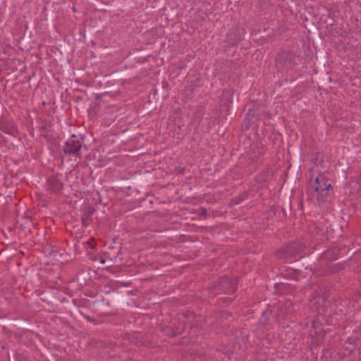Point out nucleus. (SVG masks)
<instances>
[{
	"label": "nucleus",
	"mask_w": 361,
	"mask_h": 361,
	"mask_svg": "<svg viewBox=\"0 0 361 361\" xmlns=\"http://www.w3.org/2000/svg\"><path fill=\"white\" fill-rule=\"evenodd\" d=\"M283 307L286 309H291L293 307V302L291 300H286L283 305Z\"/></svg>",
	"instance_id": "obj_18"
},
{
	"label": "nucleus",
	"mask_w": 361,
	"mask_h": 361,
	"mask_svg": "<svg viewBox=\"0 0 361 361\" xmlns=\"http://www.w3.org/2000/svg\"><path fill=\"white\" fill-rule=\"evenodd\" d=\"M180 325L181 328L175 326H165L161 328V331L168 336L175 337L183 332L186 326L185 322H180Z\"/></svg>",
	"instance_id": "obj_7"
},
{
	"label": "nucleus",
	"mask_w": 361,
	"mask_h": 361,
	"mask_svg": "<svg viewBox=\"0 0 361 361\" xmlns=\"http://www.w3.org/2000/svg\"><path fill=\"white\" fill-rule=\"evenodd\" d=\"M267 312L266 311L263 312L262 316L265 317L267 315Z\"/></svg>",
	"instance_id": "obj_26"
},
{
	"label": "nucleus",
	"mask_w": 361,
	"mask_h": 361,
	"mask_svg": "<svg viewBox=\"0 0 361 361\" xmlns=\"http://www.w3.org/2000/svg\"><path fill=\"white\" fill-rule=\"evenodd\" d=\"M92 222V218L85 215L82 216V224L85 227L88 226Z\"/></svg>",
	"instance_id": "obj_15"
},
{
	"label": "nucleus",
	"mask_w": 361,
	"mask_h": 361,
	"mask_svg": "<svg viewBox=\"0 0 361 361\" xmlns=\"http://www.w3.org/2000/svg\"><path fill=\"white\" fill-rule=\"evenodd\" d=\"M315 230H318L317 232V238L319 239H321L322 240V237L324 235V231L322 229H320L319 228V227H315Z\"/></svg>",
	"instance_id": "obj_19"
},
{
	"label": "nucleus",
	"mask_w": 361,
	"mask_h": 361,
	"mask_svg": "<svg viewBox=\"0 0 361 361\" xmlns=\"http://www.w3.org/2000/svg\"><path fill=\"white\" fill-rule=\"evenodd\" d=\"M0 130L4 133L16 137L18 135V130L13 123L8 120H2L0 122Z\"/></svg>",
	"instance_id": "obj_8"
},
{
	"label": "nucleus",
	"mask_w": 361,
	"mask_h": 361,
	"mask_svg": "<svg viewBox=\"0 0 361 361\" xmlns=\"http://www.w3.org/2000/svg\"><path fill=\"white\" fill-rule=\"evenodd\" d=\"M286 273H282V274L289 279H294L295 281L299 279V272L293 269L286 270Z\"/></svg>",
	"instance_id": "obj_11"
},
{
	"label": "nucleus",
	"mask_w": 361,
	"mask_h": 361,
	"mask_svg": "<svg viewBox=\"0 0 361 361\" xmlns=\"http://www.w3.org/2000/svg\"><path fill=\"white\" fill-rule=\"evenodd\" d=\"M247 193L244 192V193L241 194L240 195L233 198V202L235 204H238L240 203L242 201H243L244 200H245L247 198Z\"/></svg>",
	"instance_id": "obj_14"
},
{
	"label": "nucleus",
	"mask_w": 361,
	"mask_h": 361,
	"mask_svg": "<svg viewBox=\"0 0 361 361\" xmlns=\"http://www.w3.org/2000/svg\"><path fill=\"white\" fill-rule=\"evenodd\" d=\"M136 344L137 345H145V341H143L142 339V338H140V339H137V342H136Z\"/></svg>",
	"instance_id": "obj_20"
},
{
	"label": "nucleus",
	"mask_w": 361,
	"mask_h": 361,
	"mask_svg": "<svg viewBox=\"0 0 361 361\" xmlns=\"http://www.w3.org/2000/svg\"><path fill=\"white\" fill-rule=\"evenodd\" d=\"M45 128H46V126H42V128H43V129H45Z\"/></svg>",
	"instance_id": "obj_29"
},
{
	"label": "nucleus",
	"mask_w": 361,
	"mask_h": 361,
	"mask_svg": "<svg viewBox=\"0 0 361 361\" xmlns=\"http://www.w3.org/2000/svg\"><path fill=\"white\" fill-rule=\"evenodd\" d=\"M259 164L257 163H255L252 165V169L255 170L258 167Z\"/></svg>",
	"instance_id": "obj_24"
},
{
	"label": "nucleus",
	"mask_w": 361,
	"mask_h": 361,
	"mask_svg": "<svg viewBox=\"0 0 361 361\" xmlns=\"http://www.w3.org/2000/svg\"><path fill=\"white\" fill-rule=\"evenodd\" d=\"M195 118H197V120H198V121H198V123H200V120H201V118H202V114H201V113H200V112L196 113V114H195Z\"/></svg>",
	"instance_id": "obj_22"
},
{
	"label": "nucleus",
	"mask_w": 361,
	"mask_h": 361,
	"mask_svg": "<svg viewBox=\"0 0 361 361\" xmlns=\"http://www.w3.org/2000/svg\"><path fill=\"white\" fill-rule=\"evenodd\" d=\"M325 335H326V331H324V330L319 331L316 334V336L314 338H313V340L317 345H320L322 341L324 340Z\"/></svg>",
	"instance_id": "obj_12"
},
{
	"label": "nucleus",
	"mask_w": 361,
	"mask_h": 361,
	"mask_svg": "<svg viewBox=\"0 0 361 361\" xmlns=\"http://www.w3.org/2000/svg\"><path fill=\"white\" fill-rule=\"evenodd\" d=\"M100 262H101L102 264L105 263V259H101V260H100Z\"/></svg>",
	"instance_id": "obj_27"
},
{
	"label": "nucleus",
	"mask_w": 361,
	"mask_h": 361,
	"mask_svg": "<svg viewBox=\"0 0 361 361\" xmlns=\"http://www.w3.org/2000/svg\"><path fill=\"white\" fill-rule=\"evenodd\" d=\"M330 189H332L326 178L323 175L317 176L314 183L307 187V200L321 205L327 201Z\"/></svg>",
	"instance_id": "obj_1"
},
{
	"label": "nucleus",
	"mask_w": 361,
	"mask_h": 361,
	"mask_svg": "<svg viewBox=\"0 0 361 361\" xmlns=\"http://www.w3.org/2000/svg\"><path fill=\"white\" fill-rule=\"evenodd\" d=\"M127 361H135V360H133V359H129V360H128Z\"/></svg>",
	"instance_id": "obj_28"
},
{
	"label": "nucleus",
	"mask_w": 361,
	"mask_h": 361,
	"mask_svg": "<svg viewBox=\"0 0 361 361\" xmlns=\"http://www.w3.org/2000/svg\"><path fill=\"white\" fill-rule=\"evenodd\" d=\"M94 212H95V209L94 207H87V208L85 209L83 215L91 217V216L94 214Z\"/></svg>",
	"instance_id": "obj_16"
},
{
	"label": "nucleus",
	"mask_w": 361,
	"mask_h": 361,
	"mask_svg": "<svg viewBox=\"0 0 361 361\" xmlns=\"http://www.w3.org/2000/svg\"><path fill=\"white\" fill-rule=\"evenodd\" d=\"M298 59V56L293 51H282L276 57V67L281 72L288 71L297 65Z\"/></svg>",
	"instance_id": "obj_2"
},
{
	"label": "nucleus",
	"mask_w": 361,
	"mask_h": 361,
	"mask_svg": "<svg viewBox=\"0 0 361 361\" xmlns=\"http://www.w3.org/2000/svg\"><path fill=\"white\" fill-rule=\"evenodd\" d=\"M255 117V110L250 109L247 111V112L246 113L245 117L244 119V125L245 126L246 128H248L251 126Z\"/></svg>",
	"instance_id": "obj_10"
},
{
	"label": "nucleus",
	"mask_w": 361,
	"mask_h": 361,
	"mask_svg": "<svg viewBox=\"0 0 361 361\" xmlns=\"http://www.w3.org/2000/svg\"><path fill=\"white\" fill-rule=\"evenodd\" d=\"M261 154H262V152H259L258 155H257V154H256V155L255 156V158L253 159V160H254L255 159L257 158L258 157H259Z\"/></svg>",
	"instance_id": "obj_25"
},
{
	"label": "nucleus",
	"mask_w": 361,
	"mask_h": 361,
	"mask_svg": "<svg viewBox=\"0 0 361 361\" xmlns=\"http://www.w3.org/2000/svg\"><path fill=\"white\" fill-rule=\"evenodd\" d=\"M194 312L191 311H187L182 314V316L185 319H190L194 317Z\"/></svg>",
	"instance_id": "obj_17"
},
{
	"label": "nucleus",
	"mask_w": 361,
	"mask_h": 361,
	"mask_svg": "<svg viewBox=\"0 0 361 361\" xmlns=\"http://www.w3.org/2000/svg\"><path fill=\"white\" fill-rule=\"evenodd\" d=\"M339 249L338 247H332L322 254V259L327 261H334L338 258Z\"/></svg>",
	"instance_id": "obj_9"
},
{
	"label": "nucleus",
	"mask_w": 361,
	"mask_h": 361,
	"mask_svg": "<svg viewBox=\"0 0 361 361\" xmlns=\"http://www.w3.org/2000/svg\"><path fill=\"white\" fill-rule=\"evenodd\" d=\"M209 289L211 292L216 294H219L220 292H223L225 294H232L233 293L237 288H236V282L235 281L231 279L228 278L226 276H222L219 277V281L209 286Z\"/></svg>",
	"instance_id": "obj_3"
},
{
	"label": "nucleus",
	"mask_w": 361,
	"mask_h": 361,
	"mask_svg": "<svg viewBox=\"0 0 361 361\" xmlns=\"http://www.w3.org/2000/svg\"><path fill=\"white\" fill-rule=\"evenodd\" d=\"M302 243L298 242H291L286 245L283 246L276 252L279 258H289L299 254L303 249Z\"/></svg>",
	"instance_id": "obj_4"
},
{
	"label": "nucleus",
	"mask_w": 361,
	"mask_h": 361,
	"mask_svg": "<svg viewBox=\"0 0 361 361\" xmlns=\"http://www.w3.org/2000/svg\"><path fill=\"white\" fill-rule=\"evenodd\" d=\"M81 147L82 143L80 141L79 137L75 135H72L66 142L63 152L66 154L78 156Z\"/></svg>",
	"instance_id": "obj_5"
},
{
	"label": "nucleus",
	"mask_w": 361,
	"mask_h": 361,
	"mask_svg": "<svg viewBox=\"0 0 361 361\" xmlns=\"http://www.w3.org/2000/svg\"><path fill=\"white\" fill-rule=\"evenodd\" d=\"M207 214V210L205 208H200L201 216H206Z\"/></svg>",
	"instance_id": "obj_21"
},
{
	"label": "nucleus",
	"mask_w": 361,
	"mask_h": 361,
	"mask_svg": "<svg viewBox=\"0 0 361 361\" xmlns=\"http://www.w3.org/2000/svg\"><path fill=\"white\" fill-rule=\"evenodd\" d=\"M84 317H85V319L90 322H93L94 321V319L92 317H91L90 316L85 315Z\"/></svg>",
	"instance_id": "obj_23"
},
{
	"label": "nucleus",
	"mask_w": 361,
	"mask_h": 361,
	"mask_svg": "<svg viewBox=\"0 0 361 361\" xmlns=\"http://www.w3.org/2000/svg\"><path fill=\"white\" fill-rule=\"evenodd\" d=\"M47 189L52 193L59 194L63 189V184L57 176H51L47 181Z\"/></svg>",
	"instance_id": "obj_6"
},
{
	"label": "nucleus",
	"mask_w": 361,
	"mask_h": 361,
	"mask_svg": "<svg viewBox=\"0 0 361 361\" xmlns=\"http://www.w3.org/2000/svg\"><path fill=\"white\" fill-rule=\"evenodd\" d=\"M199 322L197 321V323L192 324L190 325V329L194 332L195 334L197 333V331L203 326L204 322L199 319Z\"/></svg>",
	"instance_id": "obj_13"
}]
</instances>
